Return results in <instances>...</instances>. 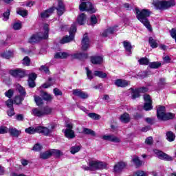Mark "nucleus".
<instances>
[{
	"label": "nucleus",
	"mask_w": 176,
	"mask_h": 176,
	"mask_svg": "<svg viewBox=\"0 0 176 176\" xmlns=\"http://www.w3.org/2000/svg\"><path fill=\"white\" fill-rule=\"evenodd\" d=\"M135 13L138 20H139V21H140L148 31H152V26L151 25V23H149V20H148V17L151 16V11L146 9L140 10V9L136 8H135Z\"/></svg>",
	"instance_id": "1"
},
{
	"label": "nucleus",
	"mask_w": 176,
	"mask_h": 176,
	"mask_svg": "<svg viewBox=\"0 0 176 176\" xmlns=\"http://www.w3.org/2000/svg\"><path fill=\"white\" fill-rule=\"evenodd\" d=\"M54 129H56V126L54 124H52L49 128L42 126L36 127L30 126L25 129V133L28 134H35L36 133H38V134H43V135L47 137L53 133Z\"/></svg>",
	"instance_id": "2"
},
{
	"label": "nucleus",
	"mask_w": 176,
	"mask_h": 176,
	"mask_svg": "<svg viewBox=\"0 0 176 176\" xmlns=\"http://www.w3.org/2000/svg\"><path fill=\"white\" fill-rule=\"evenodd\" d=\"M82 168L85 170L96 171V170H104L108 168V164L105 162H98L97 160H90L88 162V166H82Z\"/></svg>",
	"instance_id": "3"
},
{
	"label": "nucleus",
	"mask_w": 176,
	"mask_h": 176,
	"mask_svg": "<svg viewBox=\"0 0 176 176\" xmlns=\"http://www.w3.org/2000/svg\"><path fill=\"white\" fill-rule=\"evenodd\" d=\"M43 33L39 32L36 34H33L28 40L29 43H36L41 39H47L49 38V25L45 24L43 28Z\"/></svg>",
	"instance_id": "4"
},
{
	"label": "nucleus",
	"mask_w": 176,
	"mask_h": 176,
	"mask_svg": "<svg viewBox=\"0 0 176 176\" xmlns=\"http://www.w3.org/2000/svg\"><path fill=\"white\" fill-rule=\"evenodd\" d=\"M52 112H53V109L49 107H36L32 109V115L36 118H43V116L52 115Z\"/></svg>",
	"instance_id": "5"
},
{
	"label": "nucleus",
	"mask_w": 176,
	"mask_h": 176,
	"mask_svg": "<svg viewBox=\"0 0 176 176\" xmlns=\"http://www.w3.org/2000/svg\"><path fill=\"white\" fill-rule=\"evenodd\" d=\"M153 5L156 9L165 10L166 9H168V8H171V6H175V1L153 0Z\"/></svg>",
	"instance_id": "6"
},
{
	"label": "nucleus",
	"mask_w": 176,
	"mask_h": 176,
	"mask_svg": "<svg viewBox=\"0 0 176 176\" xmlns=\"http://www.w3.org/2000/svg\"><path fill=\"white\" fill-rule=\"evenodd\" d=\"M74 32H76V23H73L69 31V36H65L60 41V43L64 45L65 43H69V42H72V40L75 38Z\"/></svg>",
	"instance_id": "7"
},
{
	"label": "nucleus",
	"mask_w": 176,
	"mask_h": 176,
	"mask_svg": "<svg viewBox=\"0 0 176 176\" xmlns=\"http://www.w3.org/2000/svg\"><path fill=\"white\" fill-rule=\"evenodd\" d=\"M16 90L20 93L21 96H16L14 99V104H16V105H19V104H21V102L24 100V97H25V89L20 85H16Z\"/></svg>",
	"instance_id": "8"
},
{
	"label": "nucleus",
	"mask_w": 176,
	"mask_h": 176,
	"mask_svg": "<svg viewBox=\"0 0 176 176\" xmlns=\"http://www.w3.org/2000/svg\"><path fill=\"white\" fill-rule=\"evenodd\" d=\"M80 12H90V13H96V8L93 7V4L90 2H82L79 6Z\"/></svg>",
	"instance_id": "9"
},
{
	"label": "nucleus",
	"mask_w": 176,
	"mask_h": 176,
	"mask_svg": "<svg viewBox=\"0 0 176 176\" xmlns=\"http://www.w3.org/2000/svg\"><path fill=\"white\" fill-rule=\"evenodd\" d=\"M66 129L63 130L65 137L69 139L75 138V132H74V130H72L74 128L72 123L69 122L66 124Z\"/></svg>",
	"instance_id": "10"
},
{
	"label": "nucleus",
	"mask_w": 176,
	"mask_h": 176,
	"mask_svg": "<svg viewBox=\"0 0 176 176\" xmlns=\"http://www.w3.org/2000/svg\"><path fill=\"white\" fill-rule=\"evenodd\" d=\"M154 153L156 157H158L161 160H166L167 162H171L173 160V157L163 153L162 151L155 149L154 150Z\"/></svg>",
	"instance_id": "11"
},
{
	"label": "nucleus",
	"mask_w": 176,
	"mask_h": 176,
	"mask_svg": "<svg viewBox=\"0 0 176 176\" xmlns=\"http://www.w3.org/2000/svg\"><path fill=\"white\" fill-rule=\"evenodd\" d=\"M148 90V88L145 87H142L137 89H131L133 100H135V98H138V97H140V93H146Z\"/></svg>",
	"instance_id": "12"
},
{
	"label": "nucleus",
	"mask_w": 176,
	"mask_h": 176,
	"mask_svg": "<svg viewBox=\"0 0 176 176\" xmlns=\"http://www.w3.org/2000/svg\"><path fill=\"white\" fill-rule=\"evenodd\" d=\"M27 71L23 69H18L11 72V75L15 78H24Z\"/></svg>",
	"instance_id": "13"
},
{
	"label": "nucleus",
	"mask_w": 176,
	"mask_h": 176,
	"mask_svg": "<svg viewBox=\"0 0 176 176\" xmlns=\"http://www.w3.org/2000/svg\"><path fill=\"white\" fill-rule=\"evenodd\" d=\"M81 45L82 50H87V49L90 47V40L89 39V36H87V34H84Z\"/></svg>",
	"instance_id": "14"
},
{
	"label": "nucleus",
	"mask_w": 176,
	"mask_h": 176,
	"mask_svg": "<svg viewBox=\"0 0 176 176\" xmlns=\"http://www.w3.org/2000/svg\"><path fill=\"white\" fill-rule=\"evenodd\" d=\"M166 113V107L164 106H158L157 107V117L160 120H163V118Z\"/></svg>",
	"instance_id": "15"
},
{
	"label": "nucleus",
	"mask_w": 176,
	"mask_h": 176,
	"mask_svg": "<svg viewBox=\"0 0 176 176\" xmlns=\"http://www.w3.org/2000/svg\"><path fill=\"white\" fill-rule=\"evenodd\" d=\"M91 62L92 64L100 65L104 62V57L102 56H94L91 57Z\"/></svg>",
	"instance_id": "16"
},
{
	"label": "nucleus",
	"mask_w": 176,
	"mask_h": 176,
	"mask_svg": "<svg viewBox=\"0 0 176 176\" xmlns=\"http://www.w3.org/2000/svg\"><path fill=\"white\" fill-rule=\"evenodd\" d=\"M102 140H104L105 141H111V142H120V139H119V138L112 135H103Z\"/></svg>",
	"instance_id": "17"
},
{
	"label": "nucleus",
	"mask_w": 176,
	"mask_h": 176,
	"mask_svg": "<svg viewBox=\"0 0 176 176\" xmlns=\"http://www.w3.org/2000/svg\"><path fill=\"white\" fill-rule=\"evenodd\" d=\"M115 85L118 87H126L130 85V81L126 80L118 79L115 81Z\"/></svg>",
	"instance_id": "18"
},
{
	"label": "nucleus",
	"mask_w": 176,
	"mask_h": 176,
	"mask_svg": "<svg viewBox=\"0 0 176 176\" xmlns=\"http://www.w3.org/2000/svg\"><path fill=\"white\" fill-rule=\"evenodd\" d=\"M116 28H118V26H114L113 28H109L107 29L102 32V36H104V38H107V36H108L109 34H113L116 32V31H118V29Z\"/></svg>",
	"instance_id": "19"
},
{
	"label": "nucleus",
	"mask_w": 176,
	"mask_h": 176,
	"mask_svg": "<svg viewBox=\"0 0 176 176\" xmlns=\"http://www.w3.org/2000/svg\"><path fill=\"white\" fill-rule=\"evenodd\" d=\"M56 10L58 16H63V14H64V12H65V6L62 1L58 2Z\"/></svg>",
	"instance_id": "20"
},
{
	"label": "nucleus",
	"mask_w": 176,
	"mask_h": 176,
	"mask_svg": "<svg viewBox=\"0 0 176 176\" xmlns=\"http://www.w3.org/2000/svg\"><path fill=\"white\" fill-rule=\"evenodd\" d=\"M124 167H126V164L124 162H118L114 166V171L115 173H120V171H122Z\"/></svg>",
	"instance_id": "21"
},
{
	"label": "nucleus",
	"mask_w": 176,
	"mask_h": 176,
	"mask_svg": "<svg viewBox=\"0 0 176 176\" xmlns=\"http://www.w3.org/2000/svg\"><path fill=\"white\" fill-rule=\"evenodd\" d=\"M53 12H54V8H49L48 10L41 13V18L47 19V17H49V16H50L53 13Z\"/></svg>",
	"instance_id": "22"
},
{
	"label": "nucleus",
	"mask_w": 176,
	"mask_h": 176,
	"mask_svg": "<svg viewBox=\"0 0 176 176\" xmlns=\"http://www.w3.org/2000/svg\"><path fill=\"white\" fill-rule=\"evenodd\" d=\"M8 133H10V135L12 137H19L21 134L20 131L13 127L8 129Z\"/></svg>",
	"instance_id": "23"
},
{
	"label": "nucleus",
	"mask_w": 176,
	"mask_h": 176,
	"mask_svg": "<svg viewBox=\"0 0 176 176\" xmlns=\"http://www.w3.org/2000/svg\"><path fill=\"white\" fill-rule=\"evenodd\" d=\"M72 58H77L78 60H85L87 58V54L76 53L72 55Z\"/></svg>",
	"instance_id": "24"
},
{
	"label": "nucleus",
	"mask_w": 176,
	"mask_h": 176,
	"mask_svg": "<svg viewBox=\"0 0 176 176\" xmlns=\"http://www.w3.org/2000/svg\"><path fill=\"white\" fill-rule=\"evenodd\" d=\"M120 120L122 123H129V122H130V115L127 113H124L120 117Z\"/></svg>",
	"instance_id": "25"
},
{
	"label": "nucleus",
	"mask_w": 176,
	"mask_h": 176,
	"mask_svg": "<svg viewBox=\"0 0 176 176\" xmlns=\"http://www.w3.org/2000/svg\"><path fill=\"white\" fill-rule=\"evenodd\" d=\"M77 22L80 25H83L86 23V14L84 13L80 14L77 18Z\"/></svg>",
	"instance_id": "26"
},
{
	"label": "nucleus",
	"mask_w": 176,
	"mask_h": 176,
	"mask_svg": "<svg viewBox=\"0 0 176 176\" xmlns=\"http://www.w3.org/2000/svg\"><path fill=\"white\" fill-rule=\"evenodd\" d=\"M123 45L125 50L127 52V55L130 56L131 54V43L129 41H124Z\"/></svg>",
	"instance_id": "27"
},
{
	"label": "nucleus",
	"mask_w": 176,
	"mask_h": 176,
	"mask_svg": "<svg viewBox=\"0 0 176 176\" xmlns=\"http://www.w3.org/2000/svg\"><path fill=\"white\" fill-rule=\"evenodd\" d=\"M52 155H53V152L52 151H45L43 153H41L40 159H43V160L49 159V157H52Z\"/></svg>",
	"instance_id": "28"
},
{
	"label": "nucleus",
	"mask_w": 176,
	"mask_h": 176,
	"mask_svg": "<svg viewBox=\"0 0 176 176\" xmlns=\"http://www.w3.org/2000/svg\"><path fill=\"white\" fill-rule=\"evenodd\" d=\"M69 56V54L67 52H58L56 53L54 55V58H67Z\"/></svg>",
	"instance_id": "29"
},
{
	"label": "nucleus",
	"mask_w": 176,
	"mask_h": 176,
	"mask_svg": "<svg viewBox=\"0 0 176 176\" xmlns=\"http://www.w3.org/2000/svg\"><path fill=\"white\" fill-rule=\"evenodd\" d=\"M69 56V54L67 52H58L56 53L54 55V58H67Z\"/></svg>",
	"instance_id": "30"
},
{
	"label": "nucleus",
	"mask_w": 176,
	"mask_h": 176,
	"mask_svg": "<svg viewBox=\"0 0 176 176\" xmlns=\"http://www.w3.org/2000/svg\"><path fill=\"white\" fill-rule=\"evenodd\" d=\"M82 133L87 135H91L92 137H96V132L88 128H83Z\"/></svg>",
	"instance_id": "31"
},
{
	"label": "nucleus",
	"mask_w": 176,
	"mask_h": 176,
	"mask_svg": "<svg viewBox=\"0 0 176 176\" xmlns=\"http://www.w3.org/2000/svg\"><path fill=\"white\" fill-rule=\"evenodd\" d=\"M166 140H168L169 142H173V141L175 140V134L171 131L166 132Z\"/></svg>",
	"instance_id": "32"
},
{
	"label": "nucleus",
	"mask_w": 176,
	"mask_h": 176,
	"mask_svg": "<svg viewBox=\"0 0 176 176\" xmlns=\"http://www.w3.org/2000/svg\"><path fill=\"white\" fill-rule=\"evenodd\" d=\"M94 76H98V78H101V79H104L107 78V73H104L102 71H95L94 72Z\"/></svg>",
	"instance_id": "33"
},
{
	"label": "nucleus",
	"mask_w": 176,
	"mask_h": 176,
	"mask_svg": "<svg viewBox=\"0 0 176 176\" xmlns=\"http://www.w3.org/2000/svg\"><path fill=\"white\" fill-rule=\"evenodd\" d=\"M13 56H14V54H13V52L12 51H8L7 52H4L1 54V56L3 58H6L7 60H9V58H12Z\"/></svg>",
	"instance_id": "34"
},
{
	"label": "nucleus",
	"mask_w": 176,
	"mask_h": 176,
	"mask_svg": "<svg viewBox=\"0 0 176 176\" xmlns=\"http://www.w3.org/2000/svg\"><path fill=\"white\" fill-rule=\"evenodd\" d=\"M132 162L135 164V166H136V167H140L142 166V161H141L140 158L137 156L132 158Z\"/></svg>",
	"instance_id": "35"
},
{
	"label": "nucleus",
	"mask_w": 176,
	"mask_h": 176,
	"mask_svg": "<svg viewBox=\"0 0 176 176\" xmlns=\"http://www.w3.org/2000/svg\"><path fill=\"white\" fill-rule=\"evenodd\" d=\"M175 114L173 113H165L162 120H170V119H174Z\"/></svg>",
	"instance_id": "36"
},
{
	"label": "nucleus",
	"mask_w": 176,
	"mask_h": 176,
	"mask_svg": "<svg viewBox=\"0 0 176 176\" xmlns=\"http://www.w3.org/2000/svg\"><path fill=\"white\" fill-rule=\"evenodd\" d=\"M88 116L91 118V119H94V120H100V119H101V116L96 113H90L88 114Z\"/></svg>",
	"instance_id": "37"
},
{
	"label": "nucleus",
	"mask_w": 176,
	"mask_h": 176,
	"mask_svg": "<svg viewBox=\"0 0 176 176\" xmlns=\"http://www.w3.org/2000/svg\"><path fill=\"white\" fill-rule=\"evenodd\" d=\"M52 80H53V78H48V81L45 83H44L42 86L44 89H47L49 87H50V86H53V85L54 84L53 82H52Z\"/></svg>",
	"instance_id": "38"
},
{
	"label": "nucleus",
	"mask_w": 176,
	"mask_h": 176,
	"mask_svg": "<svg viewBox=\"0 0 176 176\" xmlns=\"http://www.w3.org/2000/svg\"><path fill=\"white\" fill-rule=\"evenodd\" d=\"M85 70L88 79H89V80H91V79L94 78V74H93V72H91V70H90L89 67H86Z\"/></svg>",
	"instance_id": "39"
},
{
	"label": "nucleus",
	"mask_w": 176,
	"mask_h": 176,
	"mask_svg": "<svg viewBox=\"0 0 176 176\" xmlns=\"http://www.w3.org/2000/svg\"><path fill=\"white\" fill-rule=\"evenodd\" d=\"M34 101L38 107L43 105V99L39 96H34Z\"/></svg>",
	"instance_id": "40"
},
{
	"label": "nucleus",
	"mask_w": 176,
	"mask_h": 176,
	"mask_svg": "<svg viewBox=\"0 0 176 176\" xmlns=\"http://www.w3.org/2000/svg\"><path fill=\"white\" fill-rule=\"evenodd\" d=\"M138 63L140 64V65H148L149 64V59L148 58H142L138 60Z\"/></svg>",
	"instance_id": "41"
},
{
	"label": "nucleus",
	"mask_w": 176,
	"mask_h": 176,
	"mask_svg": "<svg viewBox=\"0 0 176 176\" xmlns=\"http://www.w3.org/2000/svg\"><path fill=\"white\" fill-rule=\"evenodd\" d=\"M149 44L151 46V47H153V49L157 47V42L152 37L149 38Z\"/></svg>",
	"instance_id": "42"
},
{
	"label": "nucleus",
	"mask_w": 176,
	"mask_h": 176,
	"mask_svg": "<svg viewBox=\"0 0 176 176\" xmlns=\"http://www.w3.org/2000/svg\"><path fill=\"white\" fill-rule=\"evenodd\" d=\"M16 13L19 14L20 16H22V17H25L28 14V11L25 10H23L21 8H19L17 11Z\"/></svg>",
	"instance_id": "43"
},
{
	"label": "nucleus",
	"mask_w": 176,
	"mask_h": 176,
	"mask_svg": "<svg viewBox=\"0 0 176 176\" xmlns=\"http://www.w3.org/2000/svg\"><path fill=\"white\" fill-rule=\"evenodd\" d=\"M80 151V146H74L70 148V152L72 155H75V153H78Z\"/></svg>",
	"instance_id": "44"
},
{
	"label": "nucleus",
	"mask_w": 176,
	"mask_h": 176,
	"mask_svg": "<svg viewBox=\"0 0 176 176\" xmlns=\"http://www.w3.org/2000/svg\"><path fill=\"white\" fill-rule=\"evenodd\" d=\"M43 98L45 101H52L53 100V96L46 92L43 93Z\"/></svg>",
	"instance_id": "45"
},
{
	"label": "nucleus",
	"mask_w": 176,
	"mask_h": 176,
	"mask_svg": "<svg viewBox=\"0 0 176 176\" xmlns=\"http://www.w3.org/2000/svg\"><path fill=\"white\" fill-rule=\"evenodd\" d=\"M22 64L26 67L30 66V64H31V59L28 56H25L22 60Z\"/></svg>",
	"instance_id": "46"
},
{
	"label": "nucleus",
	"mask_w": 176,
	"mask_h": 176,
	"mask_svg": "<svg viewBox=\"0 0 176 176\" xmlns=\"http://www.w3.org/2000/svg\"><path fill=\"white\" fill-rule=\"evenodd\" d=\"M162 65V63L160 62H153L149 63L150 68L157 69L159 68Z\"/></svg>",
	"instance_id": "47"
},
{
	"label": "nucleus",
	"mask_w": 176,
	"mask_h": 176,
	"mask_svg": "<svg viewBox=\"0 0 176 176\" xmlns=\"http://www.w3.org/2000/svg\"><path fill=\"white\" fill-rule=\"evenodd\" d=\"M9 16H10V10L8 9L3 14V21H8V20H9Z\"/></svg>",
	"instance_id": "48"
},
{
	"label": "nucleus",
	"mask_w": 176,
	"mask_h": 176,
	"mask_svg": "<svg viewBox=\"0 0 176 176\" xmlns=\"http://www.w3.org/2000/svg\"><path fill=\"white\" fill-rule=\"evenodd\" d=\"M90 21H91V25H96V24H97V22L98 21V20L97 19V16L93 14L91 16Z\"/></svg>",
	"instance_id": "49"
},
{
	"label": "nucleus",
	"mask_w": 176,
	"mask_h": 176,
	"mask_svg": "<svg viewBox=\"0 0 176 176\" xmlns=\"http://www.w3.org/2000/svg\"><path fill=\"white\" fill-rule=\"evenodd\" d=\"M82 93V89H76L72 90V94L76 97H80V94Z\"/></svg>",
	"instance_id": "50"
},
{
	"label": "nucleus",
	"mask_w": 176,
	"mask_h": 176,
	"mask_svg": "<svg viewBox=\"0 0 176 176\" xmlns=\"http://www.w3.org/2000/svg\"><path fill=\"white\" fill-rule=\"evenodd\" d=\"M144 109L145 111H151L152 109V102H145Z\"/></svg>",
	"instance_id": "51"
},
{
	"label": "nucleus",
	"mask_w": 176,
	"mask_h": 176,
	"mask_svg": "<svg viewBox=\"0 0 176 176\" xmlns=\"http://www.w3.org/2000/svg\"><path fill=\"white\" fill-rule=\"evenodd\" d=\"M9 129L5 126H0V134H6V133H8Z\"/></svg>",
	"instance_id": "52"
},
{
	"label": "nucleus",
	"mask_w": 176,
	"mask_h": 176,
	"mask_svg": "<svg viewBox=\"0 0 176 176\" xmlns=\"http://www.w3.org/2000/svg\"><path fill=\"white\" fill-rule=\"evenodd\" d=\"M13 89H9L8 91L5 92V96L8 98H12V97L13 96Z\"/></svg>",
	"instance_id": "53"
},
{
	"label": "nucleus",
	"mask_w": 176,
	"mask_h": 176,
	"mask_svg": "<svg viewBox=\"0 0 176 176\" xmlns=\"http://www.w3.org/2000/svg\"><path fill=\"white\" fill-rule=\"evenodd\" d=\"M80 98H82L83 100H86V98H89V94L83 91H81V94L79 96Z\"/></svg>",
	"instance_id": "54"
},
{
	"label": "nucleus",
	"mask_w": 176,
	"mask_h": 176,
	"mask_svg": "<svg viewBox=\"0 0 176 176\" xmlns=\"http://www.w3.org/2000/svg\"><path fill=\"white\" fill-rule=\"evenodd\" d=\"M6 104L8 108H13V104H14V102L12 99H9L6 102Z\"/></svg>",
	"instance_id": "55"
},
{
	"label": "nucleus",
	"mask_w": 176,
	"mask_h": 176,
	"mask_svg": "<svg viewBox=\"0 0 176 176\" xmlns=\"http://www.w3.org/2000/svg\"><path fill=\"white\" fill-rule=\"evenodd\" d=\"M40 71H42V72H45V74H49V67H46L45 65H42L40 67Z\"/></svg>",
	"instance_id": "56"
},
{
	"label": "nucleus",
	"mask_w": 176,
	"mask_h": 176,
	"mask_svg": "<svg viewBox=\"0 0 176 176\" xmlns=\"http://www.w3.org/2000/svg\"><path fill=\"white\" fill-rule=\"evenodd\" d=\"M145 143L147 145H152L153 144V138L152 137H148L146 139Z\"/></svg>",
	"instance_id": "57"
},
{
	"label": "nucleus",
	"mask_w": 176,
	"mask_h": 176,
	"mask_svg": "<svg viewBox=\"0 0 176 176\" xmlns=\"http://www.w3.org/2000/svg\"><path fill=\"white\" fill-rule=\"evenodd\" d=\"M42 149V146L39 144H36L33 147V151H36V152H39Z\"/></svg>",
	"instance_id": "58"
},
{
	"label": "nucleus",
	"mask_w": 176,
	"mask_h": 176,
	"mask_svg": "<svg viewBox=\"0 0 176 176\" xmlns=\"http://www.w3.org/2000/svg\"><path fill=\"white\" fill-rule=\"evenodd\" d=\"M144 100L145 102H151L152 103V99H151V96L148 94H145L144 96Z\"/></svg>",
	"instance_id": "59"
},
{
	"label": "nucleus",
	"mask_w": 176,
	"mask_h": 176,
	"mask_svg": "<svg viewBox=\"0 0 176 176\" xmlns=\"http://www.w3.org/2000/svg\"><path fill=\"white\" fill-rule=\"evenodd\" d=\"M13 29L14 30H21V23H15L13 25Z\"/></svg>",
	"instance_id": "60"
},
{
	"label": "nucleus",
	"mask_w": 176,
	"mask_h": 176,
	"mask_svg": "<svg viewBox=\"0 0 176 176\" xmlns=\"http://www.w3.org/2000/svg\"><path fill=\"white\" fill-rule=\"evenodd\" d=\"M54 94L55 96H63V92L58 88H55L54 89Z\"/></svg>",
	"instance_id": "61"
},
{
	"label": "nucleus",
	"mask_w": 176,
	"mask_h": 176,
	"mask_svg": "<svg viewBox=\"0 0 176 176\" xmlns=\"http://www.w3.org/2000/svg\"><path fill=\"white\" fill-rule=\"evenodd\" d=\"M35 79H36V74L34 73H32L29 75L28 80H33L35 81Z\"/></svg>",
	"instance_id": "62"
},
{
	"label": "nucleus",
	"mask_w": 176,
	"mask_h": 176,
	"mask_svg": "<svg viewBox=\"0 0 176 176\" xmlns=\"http://www.w3.org/2000/svg\"><path fill=\"white\" fill-rule=\"evenodd\" d=\"M51 152H52V155H53V153H54L58 157L63 155V153L60 150H53Z\"/></svg>",
	"instance_id": "63"
},
{
	"label": "nucleus",
	"mask_w": 176,
	"mask_h": 176,
	"mask_svg": "<svg viewBox=\"0 0 176 176\" xmlns=\"http://www.w3.org/2000/svg\"><path fill=\"white\" fill-rule=\"evenodd\" d=\"M8 116H13L14 115V109L13 107H10V110L7 111Z\"/></svg>",
	"instance_id": "64"
}]
</instances>
